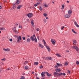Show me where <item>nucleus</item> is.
Returning a JSON list of instances; mask_svg holds the SVG:
<instances>
[{
  "label": "nucleus",
  "instance_id": "bb28decb",
  "mask_svg": "<svg viewBox=\"0 0 79 79\" xmlns=\"http://www.w3.org/2000/svg\"><path fill=\"white\" fill-rule=\"evenodd\" d=\"M73 43H75V44H76V43H77V41H76V40H73Z\"/></svg>",
  "mask_w": 79,
  "mask_h": 79
},
{
  "label": "nucleus",
  "instance_id": "f8f14e48",
  "mask_svg": "<svg viewBox=\"0 0 79 79\" xmlns=\"http://www.w3.org/2000/svg\"><path fill=\"white\" fill-rule=\"evenodd\" d=\"M46 48L48 49V52H50L51 51V49H50V47H49V46H46Z\"/></svg>",
  "mask_w": 79,
  "mask_h": 79
},
{
  "label": "nucleus",
  "instance_id": "0eeeda50",
  "mask_svg": "<svg viewBox=\"0 0 79 79\" xmlns=\"http://www.w3.org/2000/svg\"><path fill=\"white\" fill-rule=\"evenodd\" d=\"M51 42L52 43V44H55L56 43V41L54 39H51Z\"/></svg>",
  "mask_w": 79,
  "mask_h": 79
},
{
  "label": "nucleus",
  "instance_id": "8fccbe9b",
  "mask_svg": "<svg viewBox=\"0 0 79 79\" xmlns=\"http://www.w3.org/2000/svg\"><path fill=\"white\" fill-rule=\"evenodd\" d=\"M37 4H40V3L39 2H37Z\"/></svg>",
  "mask_w": 79,
  "mask_h": 79
},
{
  "label": "nucleus",
  "instance_id": "423d86ee",
  "mask_svg": "<svg viewBox=\"0 0 79 79\" xmlns=\"http://www.w3.org/2000/svg\"><path fill=\"white\" fill-rule=\"evenodd\" d=\"M33 16L32 13H29L27 14V16L29 18H31Z\"/></svg>",
  "mask_w": 79,
  "mask_h": 79
},
{
  "label": "nucleus",
  "instance_id": "2f4dec72",
  "mask_svg": "<svg viewBox=\"0 0 79 79\" xmlns=\"http://www.w3.org/2000/svg\"><path fill=\"white\" fill-rule=\"evenodd\" d=\"M25 69H26V70H27V69H28V67L27 66H26L24 68Z\"/></svg>",
  "mask_w": 79,
  "mask_h": 79
},
{
  "label": "nucleus",
  "instance_id": "c85d7f7f",
  "mask_svg": "<svg viewBox=\"0 0 79 79\" xmlns=\"http://www.w3.org/2000/svg\"><path fill=\"white\" fill-rule=\"evenodd\" d=\"M39 10L40 11H42L43 10V9L41 6L40 7Z\"/></svg>",
  "mask_w": 79,
  "mask_h": 79
},
{
  "label": "nucleus",
  "instance_id": "7ed1b4c3",
  "mask_svg": "<svg viewBox=\"0 0 79 79\" xmlns=\"http://www.w3.org/2000/svg\"><path fill=\"white\" fill-rule=\"evenodd\" d=\"M30 40H32V41H35V42L36 43L37 42V38H34L33 37V36H31L30 38Z\"/></svg>",
  "mask_w": 79,
  "mask_h": 79
},
{
  "label": "nucleus",
  "instance_id": "9b49d317",
  "mask_svg": "<svg viewBox=\"0 0 79 79\" xmlns=\"http://www.w3.org/2000/svg\"><path fill=\"white\" fill-rule=\"evenodd\" d=\"M46 73L48 77H50V76H52V75L48 73L47 72H46Z\"/></svg>",
  "mask_w": 79,
  "mask_h": 79
},
{
  "label": "nucleus",
  "instance_id": "ea45409f",
  "mask_svg": "<svg viewBox=\"0 0 79 79\" xmlns=\"http://www.w3.org/2000/svg\"><path fill=\"white\" fill-rule=\"evenodd\" d=\"M25 79V77H24L22 76V77L21 78H20V79Z\"/></svg>",
  "mask_w": 79,
  "mask_h": 79
},
{
  "label": "nucleus",
  "instance_id": "ddd939ff",
  "mask_svg": "<svg viewBox=\"0 0 79 79\" xmlns=\"http://www.w3.org/2000/svg\"><path fill=\"white\" fill-rule=\"evenodd\" d=\"M45 73H46V72H44L41 73V75L42 76V77H45Z\"/></svg>",
  "mask_w": 79,
  "mask_h": 79
},
{
  "label": "nucleus",
  "instance_id": "c756f323",
  "mask_svg": "<svg viewBox=\"0 0 79 79\" xmlns=\"http://www.w3.org/2000/svg\"><path fill=\"white\" fill-rule=\"evenodd\" d=\"M64 65H65V66H67V65L68 64V62H66L65 64H64Z\"/></svg>",
  "mask_w": 79,
  "mask_h": 79
},
{
  "label": "nucleus",
  "instance_id": "680f3d73",
  "mask_svg": "<svg viewBox=\"0 0 79 79\" xmlns=\"http://www.w3.org/2000/svg\"><path fill=\"white\" fill-rule=\"evenodd\" d=\"M0 9H2V6H0Z\"/></svg>",
  "mask_w": 79,
  "mask_h": 79
},
{
  "label": "nucleus",
  "instance_id": "6e6552de",
  "mask_svg": "<svg viewBox=\"0 0 79 79\" xmlns=\"http://www.w3.org/2000/svg\"><path fill=\"white\" fill-rule=\"evenodd\" d=\"M55 71H56L57 73H60L61 72V69L57 68L55 69Z\"/></svg>",
  "mask_w": 79,
  "mask_h": 79
},
{
  "label": "nucleus",
  "instance_id": "f3484780",
  "mask_svg": "<svg viewBox=\"0 0 79 79\" xmlns=\"http://www.w3.org/2000/svg\"><path fill=\"white\" fill-rule=\"evenodd\" d=\"M64 18H70V16L68 15H64Z\"/></svg>",
  "mask_w": 79,
  "mask_h": 79
},
{
  "label": "nucleus",
  "instance_id": "20e7f679",
  "mask_svg": "<svg viewBox=\"0 0 79 79\" xmlns=\"http://www.w3.org/2000/svg\"><path fill=\"white\" fill-rule=\"evenodd\" d=\"M72 48H73V49H75V50H76L77 52H78V51H79V48H78L77 46H72Z\"/></svg>",
  "mask_w": 79,
  "mask_h": 79
},
{
  "label": "nucleus",
  "instance_id": "774afa93",
  "mask_svg": "<svg viewBox=\"0 0 79 79\" xmlns=\"http://www.w3.org/2000/svg\"><path fill=\"white\" fill-rule=\"evenodd\" d=\"M34 72H32V74H34Z\"/></svg>",
  "mask_w": 79,
  "mask_h": 79
},
{
  "label": "nucleus",
  "instance_id": "aec40b11",
  "mask_svg": "<svg viewBox=\"0 0 79 79\" xmlns=\"http://www.w3.org/2000/svg\"><path fill=\"white\" fill-rule=\"evenodd\" d=\"M56 65H58V67H59V66H62V64H61L56 63Z\"/></svg>",
  "mask_w": 79,
  "mask_h": 79
},
{
  "label": "nucleus",
  "instance_id": "0e129e2a",
  "mask_svg": "<svg viewBox=\"0 0 79 79\" xmlns=\"http://www.w3.org/2000/svg\"><path fill=\"white\" fill-rule=\"evenodd\" d=\"M66 52H69V51H68V50L66 51Z\"/></svg>",
  "mask_w": 79,
  "mask_h": 79
},
{
  "label": "nucleus",
  "instance_id": "5fc2aeb1",
  "mask_svg": "<svg viewBox=\"0 0 79 79\" xmlns=\"http://www.w3.org/2000/svg\"><path fill=\"white\" fill-rule=\"evenodd\" d=\"M27 21L28 22H29V19H27Z\"/></svg>",
  "mask_w": 79,
  "mask_h": 79
},
{
  "label": "nucleus",
  "instance_id": "f704fd0d",
  "mask_svg": "<svg viewBox=\"0 0 79 79\" xmlns=\"http://www.w3.org/2000/svg\"><path fill=\"white\" fill-rule=\"evenodd\" d=\"M55 68H56V69H57L58 68V65H55Z\"/></svg>",
  "mask_w": 79,
  "mask_h": 79
},
{
  "label": "nucleus",
  "instance_id": "13d9d810",
  "mask_svg": "<svg viewBox=\"0 0 79 79\" xmlns=\"http://www.w3.org/2000/svg\"><path fill=\"white\" fill-rule=\"evenodd\" d=\"M66 2L68 3H69V1H67Z\"/></svg>",
  "mask_w": 79,
  "mask_h": 79
},
{
  "label": "nucleus",
  "instance_id": "69168bd1",
  "mask_svg": "<svg viewBox=\"0 0 79 79\" xmlns=\"http://www.w3.org/2000/svg\"><path fill=\"white\" fill-rule=\"evenodd\" d=\"M42 58H43V59H44V58H45V57H44V56H43V57H42Z\"/></svg>",
  "mask_w": 79,
  "mask_h": 79
},
{
  "label": "nucleus",
  "instance_id": "72a5a7b5",
  "mask_svg": "<svg viewBox=\"0 0 79 79\" xmlns=\"http://www.w3.org/2000/svg\"><path fill=\"white\" fill-rule=\"evenodd\" d=\"M44 23H46L47 21L46 20V19H44Z\"/></svg>",
  "mask_w": 79,
  "mask_h": 79
},
{
  "label": "nucleus",
  "instance_id": "5701e85b",
  "mask_svg": "<svg viewBox=\"0 0 79 79\" xmlns=\"http://www.w3.org/2000/svg\"><path fill=\"white\" fill-rule=\"evenodd\" d=\"M34 65H38V64H39V62H35L34 63Z\"/></svg>",
  "mask_w": 79,
  "mask_h": 79
},
{
  "label": "nucleus",
  "instance_id": "f03ea898",
  "mask_svg": "<svg viewBox=\"0 0 79 79\" xmlns=\"http://www.w3.org/2000/svg\"><path fill=\"white\" fill-rule=\"evenodd\" d=\"M14 36L15 37H16L17 38V43H19L20 42V40H21V36H19V37L18 35H15Z\"/></svg>",
  "mask_w": 79,
  "mask_h": 79
},
{
  "label": "nucleus",
  "instance_id": "6ab92c4d",
  "mask_svg": "<svg viewBox=\"0 0 79 79\" xmlns=\"http://www.w3.org/2000/svg\"><path fill=\"white\" fill-rule=\"evenodd\" d=\"M39 46L41 48H44V46H43V45H42L41 44H39Z\"/></svg>",
  "mask_w": 79,
  "mask_h": 79
},
{
  "label": "nucleus",
  "instance_id": "338daca9",
  "mask_svg": "<svg viewBox=\"0 0 79 79\" xmlns=\"http://www.w3.org/2000/svg\"><path fill=\"white\" fill-rule=\"evenodd\" d=\"M35 74L36 76H37V73H35Z\"/></svg>",
  "mask_w": 79,
  "mask_h": 79
},
{
  "label": "nucleus",
  "instance_id": "603ef678",
  "mask_svg": "<svg viewBox=\"0 0 79 79\" xmlns=\"http://www.w3.org/2000/svg\"><path fill=\"white\" fill-rule=\"evenodd\" d=\"M38 5H37V4H34V6H37Z\"/></svg>",
  "mask_w": 79,
  "mask_h": 79
},
{
  "label": "nucleus",
  "instance_id": "393cba45",
  "mask_svg": "<svg viewBox=\"0 0 79 79\" xmlns=\"http://www.w3.org/2000/svg\"><path fill=\"white\" fill-rule=\"evenodd\" d=\"M27 42H31V40L29 38H28L27 40Z\"/></svg>",
  "mask_w": 79,
  "mask_h": 79
},
{
  "label": "nucleus",
  "instance_id": "473e14b6",
  "mask_svg": "<svg viewBox=\"0 0 79 79\" xmlns=\"http://www.w3.org/2000/svg\"><path fill=\"white\" fill-rule=\"evenodd\" d=\"M6 60V59L5 58H4L3 59H1V61H5Z\"/></svg>",
  "mask_w": 79,
  "mask_h": 79
},
{
  "label": "nucleus",
  "instance_id": "49530a36",
  "mask_svg": "<svg viewBox=\"0 0 79 79\" xmlns=\"http://www.w3.org/2000/svg\"><path fill=\"white\" fill-rule=\"evenodd\" d=\"M33 38H34V37H35V38H36V37H35V35H33Z\"/></svg>",
  "mask_w": 79,
  "mask_h": 79
},
{
  "label": "nucleus",
  "instance_id": "a211bd4d",
  "mask_svg": "<svg viewBox=\"0 0 79 79\" xmlns=\"http://www.w3.org/2000/svg\"><path fill=\"white\" fill-rule=\"evenodd\" d=\"M22 6H23V5H19L18 6L17 9H18V10H19V9H20V8H21V7H22Z\"/></svg>",
  "mask_w": 79,
  "mask_h": 79
},
{
  "label": "nucleus",
  "instance_id": "6e6d98bb",
  "mask_svg": "<svg viewBox=\"0 0 79 79\" xmlns=\"http://www.w3.org/2000/svg\"><path fill=\"white\" fill-rule=\"evenodd\" d=\"M16 5V3H13V5L14 6V5Z\"/></svg>",
  "mask_w": 79,
  "mask_h": 79
},
{
  "label": "nucleus",
  "instance_id": "a19ab883",
  "mask_svg": "<svg viewBox=\"0 0 79 79\" xmlns=\"http://www.w3.org/2000/svg\"><path fill=\"white\" fill-rule=\"evenodd\" d=\"M40 69H42L43 68V67L42 66V65H40L39 66Z\"/></svg>",
  "mask_w": 79,
  "mask_h": 79
},
{
  "label": "nucleus",
  "instance_id": "de8ad7c7",
  "mask_svg": "<svg viewBox=\"0 0 79 79\" xmlns=\"http://www.w3.org/2000/svg\"><path fill=\"white\" fill-rule=\"evenodd\" d=\"M23 39L24 40H26V39H25V37H23Z\"/></svg>",
  "mask_w": 79,
  "mask_h": 79
},
{
  "label": "nucleus",
  "instance_id": "09e8293b",
  "mask_svg": "<svg viewBox=\"0 0 79 79\" xmlns=\"http://www.w3.org/2000/svg\"><path fill=\"white\" fill-rule=\"evenodd\" d=\"M68 73H69V74H70V73H71V71H69V70H68Z\"/></svg>",
  "mask_w": 79,
  "mask_h": 79
},
{
  "label": "nucleus",
  "instance_id": "1a4fd4ad",
  "mask_svg": "<svg viewBox=\"0 0 79 79\" xmlns=\"http://www.w3.org/2000/svg\"><path fill=\"white\" fill-rule=\"evenodd\" d=\"M3 50L4 51H5L6 52H10V49L8 48L6 49L4 48Z\"/></svg>",
  "mask_w": 79,
  "mask_h": 79
},
{
  "label": "nucleus",
  "instance_id": "3c124183",
  "mask_svg": "<svg viewBox=\"0 0 79 79\" xmlns=\"http://www.w3.org/2000/svg\"><path fill=\"white\" fill-rule=\"evenodd\" d=\"M37 38L39 40H40V39H39V36H38L37 37Z\"/></svg>",
  "mask_w": 79,
  "mask_h": 79
},
{
  "label": "nucleus",
  "instance_id": "a878e982",
  "mask_svg": "<svg viewBox=\"0 0 79 79\" xmlns=\"http://www.w3.org/2000/svg\"><path fill=\"white\" fill-rule=\"evenodd\" d=\"M43 15L44 16V17H47V16H48L47 14L46 13H44L43 14Z\"/></svg>",
  "mask_w": 79,
  "mask_h": 79
},
{
  "label": "nucleus",
  "instance_id": "37998d69",
  "mask_svg": "<svg viewBox=\"0 0 79 79\" xmlns=\"http://www.w3.org/2000/svg\"><path fill=\"white\" fill-rule=\"evenodd\" d=\"M28 61H25L24 63V64H26V63H28Z\"/></svg>",
  "mask_w": 79,
  "mask_h": 79
},
{
  "label": "nucleus",
  "instance_id": "2eb2a0df",
  "mask_svg": "<svg viewBox=\"0 0 79 79\" xmlns=\"http://www.w3.org/2000/svg\"><path fill=\"white\" fill-rule=\"evenodd\" d=\"M68 13L69 15H71V13H73V12L71 10H69L68 11Z\"/></svg>",
  "mask_w": 79,
  "mask_h": 79
},
{
  "label": "nucleus",
  "instance_id": "9d476101",
  "mask_svg": "<svg viewBox=\"0 0 79 79\" xmlns=\"http://www.w3.org/2000/svg\"><path fill=\"white\" fill-rule=\"evenodd\" d=\"M52 60V58L50 57H46V59L45 60Z\"/></svg>",
  "mask_w": 79,
  "mask_h": 79
},
{
  "label": "nucleus",
  "instance_id": "7c9ffc66",
  "mask_svg": "<svg viewBox=\"0 0 79 79\" xmlns=\"http://www.w3.org/2000/svg\"><path fill=\"white\" fill-rule=\"evenodd\" d=\"M5 30V28H4V27H2V28H0V30Z\"/></svg>",
  "mask_w": 79,
  "mask_h": 79
},
{
  "label": "nucleus",
  "instance_id": "dca6fc26",
  "mask_svg": "<svg viewBox=\"0 0 79 79\" xmlns=\"http://www.w3.org/2000/svg\"><path fill=\"white\" fill-rule=\"evenodd\" d=\"M34 20H33V19H32L31 21V25H32V26L34 27Z\"/></svg>",
  "mask_w": 79,
  "mask_h": 79
},
{
  "label": "nucleus",
  "instance_id": "bf43d9fd",
  "mask_svg": "<svg viewBox=\"0 0 79 79\" xmlns=\"http://www.w3.org/2000/svg\"><path fill=\"white\" fill-rule=\"evenodd\" d=\"M46 19H49V18L48 17H46Z\"/></svg>",
  "mask_w": 79,
  "mask_h": 79
},
{
  "label": "nucleus",
  "instance_id": "cd10ccee",
  "mask_svg": "<svg viewBox=\"0 0 79 79\" xmlns=\"http://www.w3.org/2000/svg\"><path fill=\"white\" fill-rule=\"evenodd\" d=\"M64 5L63 4L62 5V10H63V9H64Z\"/></svg>",
  "mask_w": 79,
  "mask_h": 79
},
{
  "label": "nucleus",
  "instance_id": "58836bf2",
  "mask_svg": "<svg viewBox=\"0 0 79 79\" xmlns=\"http://www.w3.org/2000/svg\"><path fill=\"white\" fill-rule=\"evenodd\" d=\"M76 63L77 64H79V61H77L76 62Z\"/></svg>",
  "mask_w": 79,
  "mask_h": 79
},
{
  "label": "nucleus",
  "instance_id": "4d7b16f0",
  "mask_svg": "<svg viewBox=\"0 0 79 79\" xmlns=\"http://www.w3.org/2000/svg\"><path fill=\"white\" fill-rule=\"evenodd\" d=\"M36 79H39V78L37 77H36Z\"/></svg>",
  "mask_w": 79,
  "mask_h": 79
},
{
  "label": "nucleus",
  "instance_id": "4468645a",
  "mask_svg": "<svg viewBox=\"0 0 79 79\" xmlns=\"http://www.w3.org/2000/svg\"><path fill=\"white\" fill-rule=\"evenodd\" d=\"M74 23L75 26H76L77 27H79V25H78V24H77V23L75 21L74 22Z\"/></svg>",
  "mask_w": 79,
  "mask_h": 79
},
{
  "label": "nucleus",
  "instance_id": "864d4df0",
  "mask_svg": "<svg viewBox=\"0 0 79 79\" xmlns=\"http://www.w3.org/2000/svg\"><path fill=\"white\" fill-rule=\"evenodd\" d=\"M6 1H7V0H4V2H6Z\"/></svg>",
  "mask_w": 79,
  "mask_h": 79
},
{
  "label": "nucleus",
  "instance_id": "b1692460",
  "mask_svg": "<svg viewBox=\"0 0 79 79\" xmlns=\"http://www.w3.org/2000/svg\"><path fill=\"white\" fill-rule=\"evenodd\" d=\"M72 31L73 33H74V34H77V32L74 31V30L73 29H72Z\"/></svg>",
  "mask_w": 79,
  "mask_h": 79
},
{
  "label": "nucleus",
  "instance_id": "4c0bfd02",
  "mask_svg": "<svg viewBox=\"0 0 79 79\" xmlns=\"http://www.w3.org/2000/svg\"><path fill=\"white\" fill-rule=\"evenodd\" d=\"M44 6H45V7H46V8H47V7H48V5L47 4L45 5Z\"/></svg>",
  "mask_w": 79,
  "mask_h": 79
},
{
  "label": "nucleus",
  "instance_id": "4be33fe9",
  "mask_svg": "<svg viewBox=\"0 0 79 79\" xmlns=\"http://www.w3.org/2000/svg\"><path fill=\"white\" fill-rule=\"evenodd\" d=\"M19 3H20V1H19V0H17L16 2V5H18Z\"/></svg>",
  "mask_w": 79,
  "mask_h": 79
},
{
  "label": "nucleus",
  "instance_id": "412c9836",
  "mask_svg": "<svg viewBox=\"0 0 79 79\" xmlns=\"http://www.w3.org/2000/svg\"><path fill=\"white\" fill-rule=\"evenodd\" d=\"M43 42H44V46H47V44H46V42H45V40H43Z\"/></svg>",
  "mask_w": 79,
  "mask_h": 79
},
{
  "label": "nucleus",
  "instance_id": "39448f33",
  "mask_svg": "<svg viewBox=\"0 0 79 79\" xmlns=\"http://www.w3.org/2000/svg\"><path fill=\"white\" fill-rule=\"evenodd\" d=\"M12 30L16 34H18L19 32L17 31L16 30V27H15L13 28Z\"/></svg>",
  "mask_w": 79,
  "mask_h": 79
},
{
  "label": "nucleus",
  "instance_id": "79ce46f5",
  "mask_svg": "<svg viewBox=\"0 0 79 79\" xmlns=\"http://www.w3.org/2000/svg\"><path fill=\"white\" fill-rule=\"evenodd\" d=\"M9 41H10V42H12L13 41V39L11 38L9 40Z\"/></svg>",
  "mask_w": 79,
  "mask_h": 79
},
{
  "label": "nucleus",
  "instance_id": "f257e3e1",
  "mask_svg": "<svg viewBox=\"0 0 79 79\" xmlns=\"http://www.w3.org/2000/svg\"><path fill=\"white\" fill-rule=\"evenodd\" d=\"M54 77H56V76L58 77V76H61L62 75H63V76H65V75H66V74L64 73H59L58 72H54Z\"/></svg>",
  "mask_w": 79,
  "mask_h": 79
},
{
  "label": "nucleus",
  "instance_id": "052dcab7",
  "mask_svg": "<svg viewBox=\"0 0 79 79\" xmlns=\"http://www.w3.org/2000/svg\"><path fill=\"white\" fill-rule=\"evenodd\" d=\"M22 27H21V26H19V28H22Z\"/></svg>",
  "mask_w": 79,
  "mask_h": 79
},
{
  "label": "nucleus",
  "instance_id": "c03bdc74",
  "mask_svg": "<svg viewBox=\"0 0 79 79\" xmlns=\"http://www.w3.org/2000/svg\"><path fill=\"white\" fill-rule=\"evenodd\" d=\"M37 31H40V29L39 28H37L36 29Z\"/></svg>",
  "mask_w": 79,
  "mask_h": 79
},
{
  "label": "nucleus",
  "instance_id": "a18cd8bd",
  "mask_svg": "<svg viewBox=\"0 0 79 79\" xmlns=\"http://www.w3.org/2000/svg\"><path fill=\"white\" fill-rule=\"evenodd\" d=\"M15 8H16V6H15L12 7L13 10H14V9H15Z\"/></svg>",
  "mask_w": 79,
  "mask_h": 79
},
{
  "label": "nucleus",
  "instance_id": "e433bc0d",
  "mask_svg": "<svg viewBox=\"0 0 79 79\" xmlns=\"http://www.w3.org/2000/svg\"><path fill=\"white\" fill-rule=\"evenodd\" d=\"M64 28V26H63L62 27H61L60 29L61 30H63Z\"/></svg>",
  "mask_w": 79,
  "mask_h": 79
},
{
  "label": "nucleus",
  "instance_id": "c9c22d12",
  "mask_svg": "<svg viewBox=\"0 0 79 79\" xmlns=\"http://www.w3.org/2000/svg\"><path fill=\"white\" fill-rule=\"evenodd\" d=\"M56 55L58 56H59V57H61V55H60L59 54H56Z\"/></svg>",
  "mask_w": 79,
  "mask_h": 79
},
{
  "label": "nucleus",
  "instance_id": "e2e57ef3",
  "mask_svg": "<svg viewBox=\"0 0 79 79\" xmlns=\"http://www.w3.org/2000/svg\"><path fill=\"white\" fill-rule=\"evenodd\" d=\"M7 70H10V69H7Z\"/></svg>",
  "mask_w": 79,
  "mask_h": 79
}]
</instances>
